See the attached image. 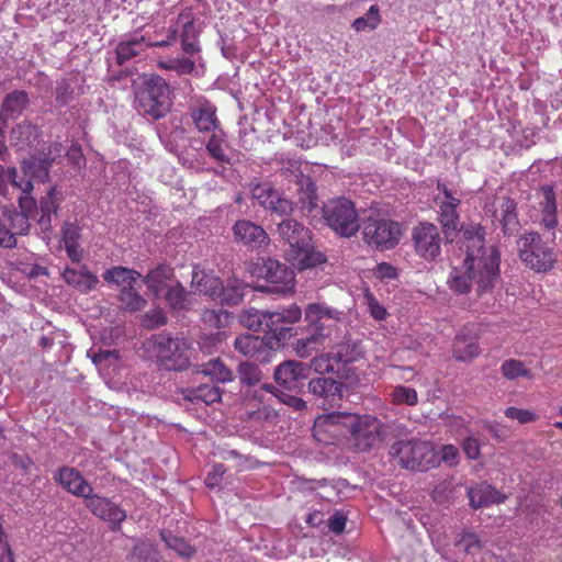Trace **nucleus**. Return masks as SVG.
Returning a JSON list of instances; mask_svg holds the SVG:
<instances>
[{
    "label": "nucleus",
    "mask_w": 562,
    "mask_h": 562,
    "mask_svg": "<svg viewBox=\"0 0 562 562\" xmlns=\"http://www.w3.org/2000/svg\"><path fill=\"white\" fill-rule=\"evenodd\" d=\"M191 283L196 291L215 300L222 290L223 281L213 272L201 269L199 266H194Z\"/></svg>",
    "instance_id": "obj_28"
},
{
    "label": "nucleus",
    "mask_w": 562,
    "mask_h": 562,
    "mask_svg": "<svg viewBox=\"0 0 562 562\" xmlns=\"http://www.w3.org/2000/svg\"><path fill=\"white\" fill-rule=\"evenodd\" d=\"M452 352L457 360L470 361L479 356L480 348L474 337H470L463 333H460L453 340Z\"/></svg>",
    "instance_id": "obj_39"
},
{
    "label": "nucleus",
    "mask_w": 562,
    "mask_h": 562,
    "mask_svg": "<svg viewBox=\"0 0 562 562\" xmlns=\"http://www.w3.org/2000/svg\"><path fill=\"white\" fill-rule=\"evenodd\" d=\"M140 324L146 329H155L167 324V317L162 310L157 308L145 313L142 316Z\"/></svg>",
    "instance_id": "obj_58"
},
{
    "label": "nucleus",
    "mask_w": 562,
    "mask_h": 562,
    "mask_svg": "<svg viewBox=\"0 0 562 562\" xmlns=\"http://www.w3.org/2000/svg\"><path fill=\"white\" fill-rule=\"evenodd\" d=\"M387 427L371 415L360 416L357 425L350 432L355 447L358 451L364 452L371 450L376 443L382 441Z\"/></svg>",
    "instance_id": "obj_14"
},
{
    "label": "nucleus",
    "mask_w": 562,
    "mask_h": 562,
    "mask_svg": "<svg viewBox=\"0 0 562 562\" xmlns=\"http://www.w3.org/2000/svg\"><path fill=\"white\" fill-rule=\"evenodd\" d=\"M460 232L467 241V262L470 268L480 266L485 268V278H493L501 261V254L495 246H485V227L481 224L460 225Z\"/></svg>",
    "instance_id": "obj_4"
},
{
    "label": "nucleus",
    "mask_w": 562,
    "mask_h": 562,
    "mask_svg": "<svg viewBox=\"0 0 562 562\" xmlns=\"http://www.w3.org/2000/svg\"><path fill=\"white\" fill-rule=\"evenodd\" d=\"M232 229L234 240L248 249L255 250L270 244V237L263 227L251 221L238 220Z\"/></svg>",
    "instance_id": "obj_18"
},
{
    "label": "nucleus",
    "mask_w": 562,
    "mask_h": 562,
    "mask_svg": "<svg viewBox=\"0 0 562 562\" xmlns=\"http://www.w3.org/2000/svg\"><path fill=\"white\" fill-rule=\"evenodd\" d=\"M53 161L54 159L45 153L23 159L21 162V170L24 178L22 180H29L32 184L34 180L40 182L47 181Z\"/></svg>",
    "instance_id": "obj_23"
},
{
    "label": "nucleus",
    "mask_w": 562,
    "mask_h": 562,
    "mask_svg": "<svg viewBox=\"0 0 562 562\" xmlns=\"http://www.w3.org/2000/svg\"><path fill=\"white\" fill-rule=\"evenodd\" d=\"M360 415L346 413V412H331L326 415L318 416L315 420L314 429L321 427H336L341 426L351 432L357 425Z\"/></svg>",
    "instance_id": "obj_36"
},
{
    "label": "nucleus",
    "mask_w": 562,
    "mask_h": 562,
    "mask_svg": "<svg viewBox=\"0 0 562 562\" xmlns=\"http://www.w3.org/2000/svg\"><path fill=\"white\" fill-rule=\"evenodd\" d=\"M505 416L510 419L518 420L520 424H527L536 420L537 416L533 412L528 409H521L517 407H507L505 409Z\"/></svg>",
    "instance_id": "obj_59"
},
{
    "label": "nucleus",
    "mask_w": 562,
    "mask_h": 562,
    "mask_svg": "<svg viewBox=\"0 0 562 562\" xmlns=\"http://www.w3.org/2000/svg\"><path fill=\"white\" fill-rule=\"evenodd\" d=\"M244 299V288L237 280L227 282L226 285L222 283V290L215 300H220L222 304L228 306L238 305Z\"/></svg>",
    "instance_id": "obj_47"
},
{
    "label": "nucleus",
    "mask_w": 562,
    "mask_h": 562,
    "mask_svg": "<svg viewBox=\"0 0 562 562\" xmlns=\"http://www.w3.org/2000/svg\"><path fill=\"white\" fill-rule=\"evenodd\" d=\"M178 21H183L181 32V48L188 55H194L199 52L198 46V31L194 24V18L191 12H181Z\"/></svg>",
    "instance_id": "obj_34"
},
{
    "label": "nucleus",
    "mask_w": 562,
    "mask_h": 562,
    "mask_svg": "<svg viewBox=\"0 0 562 562\" xmlns=\"http://www.w3.org/2000/svg\"><path fill=\"white\" fill-rule=\"evenodd\" d=\"M290 257L296 261V267L301 271L305 269L315 268L326 261L325 255L314 249L313 241L312 247H310L307 251L292 254Z\"/></svg>",
    "instance_id": "obj_48"
},
{
    "label": "nucleus",
    "mask_w": 562,
    "mask_h": 562,
    "mask_svg": "<svg viewBox=\"0 0 562 562\" xmlns=\"http://www.w3.org/2000/svg\"><path fill=\"white\" fill-rule=\"evenodd\" d=\"M485 268L467 262V258L463 260V265L460 268H453L448 279V285L451 291L458 294H467L471 290V284H476V291L479 294L491 292L499 280V266L495 272L496 276L493 278H485Z\"/></svg>",
    "instance_id": "obj_9"
},
{
    "label": "nucleus",
    "mask_w": 562,
    "mask_h": 562,
    "mask_svg": "<svg viewBox=\"0 0 562 562\" xmlns=\"http://www.w3.org/2000/svg\"><path fill=\"white\" fill-rule=\"evenodd\" d=\"M307 376L308 367L296 360H285L273 371L276 383L283 390L292 392H300Z\"/></svg>",
    "instance_id": "obj_17"
},
{
    "label": "nucleus",
    "mask_w": 562,
    "mask_h": 562,
    "mask_svg": "<svg viewBox=\"0 0 562 562\" xmlns=\"http://www.w3.org/2000/svg\"><path fill=\"white\" fill-rule=\"evenodd\" d=\"M249 272L265 283L257 286L263 293L286 295L294 292L295 273L285 263L270 257H259L249 266Z\"/></svg>",
    "instance_id": "obj_3"
},
{
    "label": "nucleus",
    "mask_w": 562,
    "mask_h": 562,
    "mask_svg": "<svg viewBox=\"0 0 562 562\" xmlns=\"http://www.w3.org/2000/svg\"><path fill=\"white\" fill-rule=\"evenodd\" d=\"M390 456L403 469L425 472L439 464L434 446L419 439L398 440L390 448Z\"/></svg>",
    "instance_id": "obj_5"
},
{
    "label": "nucleus",
    "mask_w": 562,
    "mask_h": 562,
    "mask_svg": "<svg viewBox=\"0 0 562 562\" xmlns=\"http://www.w3.org/2000/svg\"><path fill=\"white\" fill-rule=\"evenodd\" d=\"M459 206L440 205L438 221L442 227V233L446 241L452 243L460 233V215L458 213Z\"/></svg>",
    "instance_id": "obj_31"
},
{
    "label": "nucleus",
    "mask_w": 562,
    "mask_h": 562,
    "mask_svg": "<svg viewBox=\"0 0 562 562\" xmlns=\"http://www.w3.org/2000/svg\"><path fill=\"white\" fill-rule=\"evenodd\" d=\"M380 11L378 5H371L366 14V16L357 18L353 23L352 27L357 31H364L367 29L374 30L379 23H380Z\"/></svg>",
    "instance_id": "obj_54"
},
{
    "label": "nucleus",
    "mask_w": 562,
    "mask_h": 562,
    "mask_svg": "<svg viewBox=\"0 0 562 562\" xmlns=\"http://www.w3.org/2000/svg\"><path fill=\"white\" fill-rule=\"evenodd\" d=\"M226 472V468L223 463H215L212 465L211 471L205 477V484L207 487L214 488L221 484L223 475Z\"/></svg>",
    "instance_id": "obj_64"
},
{
    "label": "nucleus",
    "mask_w": 562,
    "mask_h": 562,
    "mask_svg": "<svg viewBox=\"0 0 562 562\" xmlns=\"http://www.w3.org/2000/svg\"><path fill=\"white\" fill-rule=\"evenodd\" d=\"M189 113L199 132H215L221 128L216 116V106L207 100L199 101L198 104L190 106Z\"/></svg>",
    "instance_id": "obj_22"
},
{
    "label": "nucleus",
    "mask_w": 562,
    "mask_h": 562,
    "mask_svg": "<svg viewBox=\"0 0 562 562\" xmlns=\"http://www.w3.org/2000/svg\"><path fill=\"white\" fill-rule=\"evenodd\" d=\"M312 367L319 374L335 373L338 378H345V373L337 362L334 352H326L312 359Z\"/></svg>",
    "instance_id": "obj_45"
},
{
    "label": "nucleus",
    "mask_w": 562,
    "mask_h": 562,
    "mask_svg": "<svg viewBox=\"0 0 562 562\" xmlns=\"http://www.w3.org/2000/svg\"><path fill=\"white\" fill-rule=\"evenodd\" d=\"M265 210H268L279 216L289 217L294 211V203L283 193L277 191L273 195V199H271V204H269V206H267Z\"/></svg>",
    "instance_id": "obj_53"
},
{
    "label": "nucleus",
    "mask_w": 562,
    "mask_h": 562,
    "mask_svg": "<svg viewBox=\"0 0 562 562\" xmlns=\"http://www.w3.org/2000/svg\"><path fill=\"white\" fill-rule=\"evenodd\" d=\"M326 225L338 236L349 238L359 231V216L351 200L340 196L330 199L322 206Z\"/></svg>",
    "instance_id": "obj_7"
},
{
    "label": "nucleus",
    "mask_w": 562,
    "mask_h": 562,
    "mask_svg": "<svg viewBox=\"0 0 562 562\" xmlns=\"http://www.w3.org/2000/svg\"><path fill=\"white\" fill-rule=\"evenodd\" d=\"M103 280L117 286L120 290L135 285V283L142 278V274L131 268L123 266H114L105 270L102 274Z\"/></svg>",
    "instance_id": "obj_30"
},
{
    "label": "nucleus",
    "mask_w": 562,
    "mask_h": 562,
    "mask_svg": "<svg viewBox=\"0 0 562 562\" xmlns=\"http://www.w3.org/2000/svg\"><path fill=\"white\" fill-rule=\"evenodd\" d=\"M302 317V311L296 304L281 311H267L263 333L267 335V345L271 348L285 345L296 331L293 324Z\"/></svg>",
    "instance_id": "obj_10"
},
{
    "label": "nucleus",
    "mask_w": 562,
    "mask_h": 562,
    "mask_svg": "<svg viewBox=\"0 0 562 562\" xmlns=\"http://www.w3.org/2000/svg\"><path fill=\"white\" fill-rule=\"evenodd\" d=\"M278 400L286 406L293 408L295 412H303L307 409L306 402L303 398L293 394H289L284 391L281 394H278Z\"/></svg>",
    "instance_id": "obj_63"
},
{
    "label": "nucleus",
    "mask_w": 562,
    "mask_h": 562,
    "mask_svg": "<svg viewBox=\"0 0 562 562\" xmlns=\"http://www.w3.org/2000/svg\"><path fill=\"white\" fill-rule=\"evenodd\" d=\"M412 240L416 254L423 259L435 260L441 254V237L438 227L420 222L412 229Z\"/></svg>",
    "instance_id": "obj_15"
},
{
    "label": "nucleus",
    "mask_w": 562,
    "mask_h": 562,
    "mask_svg": "<svg viewBox=\"0 0 562 562\" xmlns=\"http://www.w3.org/2000/svg\"><path fill=\"white\" fill-rule=\"evenodd\" d=\"M134 109L147 120L158 121L171 110L172 98L169 83L159 75H144L133 81Z\"/></svg>",
    "instance_id": "obj_1"
},
{
    "label": "nucleus",
    "mask_w": 562,
    "mask_h": 562,
    "mask_svg": "<svg viewBox=\"0 0 562 562\" xmlns=\"http://www.w3.org/2000/svg\"><path fill=\"white\" fill-rule=\"evenodd\" d=\"M117 301L120 303L121 310L126 312L142 311L147 306L148 303L146 297L139 293L135 285L120 290L117 294Z\"/></svg>",
    "instance_id": "obj_41"
},
{
    "label": "nucleus",
    "mask_w": 562,
    "mask_h": 562,
    "mask_svg": "<svg viewBox=\"0 0 562 562\" xmlns=\"http://www.w3.org/2000/svg\"><path fill=\"white\" fill-rule=\"evenodd\" d=\"M41 213L47 214V215H56L58 210V202L56 199V189L52 188L46 196H44L41 200V206H40Z\"/></svg>",
    "instance_id": "obj_60"
},
{
    "label": "nucleus",
    "mask_w": 562,
    "mask_h": 562,
    "mask_svg": "<svg viewBox=\"0 0 562 562\" xmlns=\"http://www.w3.org/2000/svg\"><path fill=\"white\" fill-rule=\"evenodd\" d=\"M8 183H11L13 188L20 189L22 192L33 191L34 188L29 180H18V170L15 167L5 169L0 165V194L7 192Z\"/></svg>",
    "instance_id": "obj_46"
},
{
    "label": "nucleus",
    "mask_w": 562,
    "mask_h": 562,
    "mask_svg": "<svg viewBox=\"0 0 562 562\" xmlns=\"http://www.w3.org/2000/svg\"><path fill=\"white\" fill-rule=\"evenodd\" d=\"M61 276L68 285H71L82 293H89L94 290L99 283L98 277L86 266H82L79 269L67 267Z\"/></svg>",
    "instance_id": "obj_26"
},
{
    "label": "nucleus",
    "mask_w": 562,
    "mask_h": 562,
    "mask_svg": "<svg viewBox=\"0 0 562 562\" xmlns=\"http://www.w3.org/2000/svg\"><path fill=\"white\" fill-rule=\"evenodd\" d=\"M360 227L362 228L363 241L374 249L389 250L400 241L401 226L397 222L368 217Z\"/></svg>",
    "instance_id": "obj_11"
},
{
    "label": "nucleus",
    "mask_w": 562,
    "mask_h": 562,
    "mask_svg": "<svg viewBox=\"0 0 562 562\" xmlns=\"http://www.w3.org/2000/svg\"><path fill=\"white\" fill-rule=\"evenodd\" d=\"M198 372L207 376L214 384L227 383L234 380L233 371L220 358L200 364Z\"/></svg>",
    "instance_id": "obj_35"
},
{
    "label": "nucleus",
    "mask_w": 562,
    "mask_h": 562,
    "mask_svg": "<svg viewBox=\"0 0 562 562\" xmlns=\"http://www.w3.org/2000/svg\"><path fill=\"white\" fill-rule=\"evenodd\" d=\"M542 200L540 202L542 218L541 223L548 229H552L558 225L555 193L551 186H542L540 189Z\"/></svg>",
    "instance_id": "obj_37"
},
{
    "label": "nucleus",
    "mask_w": 562,
    "mask_h": 562,
    "mask_svg": "<svg viewBox=\"0 0 562 562\" xmlns=\"http://www.w3.org/2000/svg\"><path fill=\"white\" fill-rule=\"evenodd\" d=\"M342 313L322 303H311L305 308V321L312 331L299 339L294 350L301 358H307L331 335Z\"/></svg>",
    "instance_id": "obj_2"
},
{
    "label": "nucleus",
    "mask_w": 562,
    "mask_h": 562,
    "mask_svg": "<svg viewBox=\"0 0 562 562\" xmlns=\"http://www.w3.org/2000/svg\"><path fill=\"white\" fill-rule=\"evenodd\" d=\"M231 313L223 310H203L201 313L202 323L212 329H221L226 327L231 323Z\"/></svg>",
    "instance_id": "obj_49"
},
{
    "label": "nucleus",
    "mask_w": 562,
    "mask_h": 562,
    "mask_svg": "<svg viewBox=\"0 0 562 562\" xmlns=\"http://www.w3.org/2000/svg\"><path fill=\"white\" fill-rule=\"evenodd\" d=\"M127 560L133 562H159V552L155 544L148 540H137Z\"/></svg>",
    "instance_id": "obj_43"
},
{
    "label": "nucleus",
    "mask_w": 562,
    "mask_h": 562,
    "mask_svg": "<svg viewBox=\"0 0 562 562\" xmlns=\"http://www.w3.org/2000/svg\"><path fill=\"white\" fill-rule=\"evenodd\" d=\"M295 184L297 191V203L303 215L311 214L316 207L318 196L316 193V184L310 176L302 172L295 175Z\"/></svg>",
    "instance_id": "obj_24"
},
{
    "label": "nucleus",
    "mask_w": 562,
    "mask_h": 562,
    "mask_svg": "<svg viewBox=\"0 0 562 562\" xmlns=\"http://www.w3.org/2000/svg\"><path fill=\"white\" fill-rule=\"evenodd\" d=\"M249 188L251 198L256 200L263 209L271 204V199H273L274 193L278 191L272 187L271 183L268 182H250Z\"/></svg>",
    "instance_id": "obj_52"
},
{
    "label": "nucleus",
    "mask_w": 562,
    "mask_h": 562,
    "mask_svg": "<svg viewBox=\"0 0 562 562\" xmlns=\"http://www.w3.org/2000/svg\"><path fill=\"white\" fill-rule=\"evenodd\" d=\"M483 210L487 216L493 218V222L501 225L505 236L518 233L520 223L515 199L508 195L494 196L485 202Z\"/></svg>",
    "instance_id": "obj_12"
},
{
    "label": "nucleus",
    "mask_w": 562,
    "mask_h": 562,
    "mask_svg": "<svg viewBox=\"0 0 562 562\" xmlns=\"http://www.w3.org/2000/svg\"><path fill=\"white\" fill-rule=\"evenodd\" d=\"M80 227L75 223H65L61 231L64 245L79 244Z\"/></svg>",
    "instance_id": "obj_61"
},
{
    "label": "nucleus",
    "mask_w": 562,
    "mask_h": 562,
    "mask_svg": "<svg viewBox=\"0 0 562 562\" xmlns=\"http://www.w3.org/2000/svg\"><path fill=\"white\" fill-rule=\"evenodd\" d=\"M30 103V98L24 90H14L3 98L1 113L9 120L18 119Z\"/></svg>",
    "instance_id": "obj_32"
},
{
    "label": "nucleus",
    "mask_w": 562,
    "mask_h": 562,
    "mask_svg": "<svg viewBox=\"0 0 562 562\" xmlns=\"http://www.w3.org/2000/svg\"><path fill=\"white\" fill-rule=\"evenodd\" d=\"M12 135H16V138H24L25 140L36 139L38 137V128L31 123H21L12 130Z\"/></svg>",
    "instance_id": "obj_62"
},
{
    "label": "nucleus",
    "mask_w": 562,
    "mask_h": 562,
    "mask_svg": "<svg viewBox=\"0 0 562 562\" xmlns=\"http://www.w3.org/2000/svg\"><path fill=\"white\" fill-rule=\"evenodd\" d=\"M157 133L165 148L172 154H178L187 139V130L181 125H175L170 131L159 125Z\"/></svg>",
    "instance_id": "obj_38"
},
{
    "label": "nucleus",
    "mask_w": 562,
    "mask_h": 562,
    "mask_svg": "<svg viewBox=\"0 0 562 562\" xmlns=\"http://www.w3.org/2000/svg\"><path fill=\"white\" fill-rule=\"evenodd\" d=\"M501 372L508 380H514L519 376L531 378L530 371L524 367V363L515 359L506 360L501 367Z\"/></svg>",
    "instance_id": "obj_55"
},
{
    "label": "nucleus",
    "mask_w": 562,
    "mask_h": 562,
    "mask_svg": "<svg viewBox=\"0 0 562 562\" xmlns=\"http://www.w3.org/2000/svg\"><path fill=\"white\" fill-rule=\"evenodd\" d=\"M149 48L148 40L138 33L126 35L115 47V60L122 66L142 56Z\"/></svg>",
    "instance_id": "obj_21"
},
{
    "label": "nucleus",
    "mask_w": 562,
    "mask_h": 562,
    "mask_svg": "<svg viewBox=\"0 0 562 562\" xmlns=\"http://www.w3.org/2000/svg\"><path fill=\"white\" fill-rule=\"evenodd\" d=\"M278 241L286 247V254H300L312 247L313 233L303 223L286 217L277 225Z\"/></svg>",
    "instance_id": "obj_13"
},
{
    "label": "nucleus",
    "mask_w": 562,
    "mask_h": 562,
    "mask_svg": "<svg viewBox=\"0 0 562 562\" xmlns=\"http://www.w3.org/2000/svg\"><path fill=\"white\" fill-rule=\"evenodd\" d=\"M468 496L470 505L475 509L503 503L506 498L505 495L487 483H481L469 488Z\"/></svg>",
    "instance_id": "obj_27"
},
{
    "label": "nucleus",
    "mask_w": 562,
    "mask_h": 562,
    "mask_svg": "<svg viewBox=\"0 0 562 562\" xmlns=\"http://www.w3.org/2000/svg\"><path fill=\"white\" fill-rule=\"evenodd\" d=\"M334 353L344 370L347 364L363 357V348L359 340L346 339L338 345L337 351Z\"/></svg>",
    "instance_id": "obj_40"
},
{
    "label": "nucleus",
    "mask_w": 562,
    "mask_h": 562,
    "mask_svg": "<svg viewBox=\"0 0 562 562\" xmlns=\"http://www.w3.org/2000/svg\"><path fill=\"white\" fill-rule=\"evenodd\" d=\"M183 400L195 403L202 402L206 405L220 403L222 401L223 390L213 384H200L195 387L187 389L182 392Z\"/></svg>",
    "instance_id": "obj_29"
},
{
    "label": "nucleus",
    "mask_w": 562,
    "mask_h": 562,
    "mask_svg": "<svg viewBox=\"0 0 562 562\" xmlns=\"http://www.w3.org/2000/svg\"><path fill=\"white\" fill-rule=\"evenodd\" d=\"M157 363L168 371H183L190 366V347L186 339L160 333L153 337Z\"/></svg>",
    "instance_id": "obj_8"
},
{
    "label": "nucleus",
    "mask_w": 562,
    "mask_h": 562,
    "mask_svg": "<svg viewBox=\"0 0 562 562\" xmlns=\"http://www.w3.org/2000/svg\"><path fill=\"white\" fill-rule=\"evenodd\" d=\"M161 540L166 546L173 550L182 558H190L194 554L195 550L182 537L173 535L171 531H160Z\"/></svg>",
    "instance_id": "obj_50"
},
{
    "label": "nucleus",
    "mask_w": 562,
    "mask_h": 562,
    "mask_svg": "<svg viewBox=\"0 0 562 562\" xmlns=\"http://www.w3.org/2000/svg\"><path fill=\"white\" fill-rule=\"evenodd\" d=\"M54 481L69 494L86 498L93 492L92 485L83 477L81 472L72 467H59L53 474Z\"/></svg>",
    "instance_id": "obj_19"
},
{
    "label": "nucleus",
    "mask_w": 562,
    "mask_h": 562,
    "mask_svg": "<svg viewBox=\"0 0 562 562\" xmlns=\"http://www.w3.org/2000/svg\"><path fill=\"white\" fill-rule=\"evenodd\" d=\"M267 311L248 308L240 313L239 321L241 325L254 331H263Z\"/></svg>",
    "instance_id": "obj_51"
},
{
    "label": "nucleus",
    "mask_w": 562,
    "mask_h": 562,
    "mask_svg": "<svg viewBox=\"0 0 562 562\" xmlns=\"http://www.w3.org/2000/svg\"><path fill=\"white\" fill-rule=\"evenodd\" d=\"M237 376L243 386L251 387L261 383L263 373L257 363L241 361L237 367Z\"/></svg>",
    "instance_id": "obj_44"
},
{
    "label": "nucleus",
    "mask_w": 562,
    "mask_h": 562,
    "mask_svg": "<svg viewBox=\"0 0 562 562\" xmlns=\"http://www.w3.org/2000/svg\"><path fill=\"white\" fill-rule=\"evenodd\" d=\"M90 513L109 525V528L117 532L127 517V513L111 498L94 494L93 492L83 502Z\"/></svg>",
    "instance_id": "obj_16"
},
{
    "label": "nucleus",
    "mask_w": 562,
    "mask_h": 562,
    "mask_svg": "<svg viewBox=\"0 0 562 562\" xmlns=\"http://www.w3.org/2000/svg\"><path fill=\"white\" fill-rule=\"evenodd\" d=\"M391 396L395 404L415 405L418 401L416 390L404 385L394 387Z\"/></svg>",
    "instance_id": "obj_56"
},
{
    "label": "nucleus",
    "mask_w": 562,
    "mask_h": 562,
    "mask_svg": "<svg viewBox=\"0 0 562 562\" xmlns=\"http://www.w3.org/2000/svg\"><path fill=\"white\" fill-rule=\"evenodd\" d=\"M226 133L220 128L212 133L205 144V149L211 158L221 164H231V158L225 153Z\"/></svg>",
    "instance_id": "obj_42"
},
{
    "label": "nucleus",
    "mask_w": 562,
    "mask_h": 562,
    "mask_svg": "<svg viewBox=\"0 0 562 562\" xmlns=\"http://www.w3.org/2000/svg\"><path fill=\"white\" fill-rule=\"evenodd\" d=\"M342 389L344 384L333 378L318 376L311 379L307 383L308 392L316 398H322L326 402H334L336 398H341Z\"/></svg>",
    "instance_id": "obj_25"
},
{
    "label": "nucleus",
    "mask_w": 562,
    "mask_h": 562,
    "mask_svg": "<svg viewBox=\"0 0 562 562\" xmlns=\"http://www.w3.org/2000/svg\"><path fill=\"white\" fill-rule=\"evenodd\" d=\"M237 351L245 356H254L259 349V340L254 336L237 337L234 342Z\"/></svg>",
    "instance_id": "obj_57"
},
{
    "label": "nucleus",
    "mask_w": 562,
    "mask_h": 562,
    "mask_svg": "<svg viewBox=\"0 0 562 562\" xmlns=\"http://www.w3.org/2000/svg\"><path fill=\"white\" fill-rule=\"evenodd\" d=\"M142 281L155 297H160L177 279L175 269L170 265L159 263L142 277Z\"/></svg>",
    "instance_id": "obj_20"
},
{
    "label": "nucleus",
    "mask_w": 562,
    "mask_h": 562,
    "mask_svg": "<svg viewBox=\"0 0 562 562\" xmlns=\"http://www.w3.org/2000/svg\"><path fill=\"white\" fill-rule=\"evenodd\" d=\"M167 306L173 312L188 311L191 305L190 293L177 280L161 294Z\"/></svg>",
    "instance_id": "obj_33"
},
{
    "label": "nucleus",
    "mask_w": 562,
    "mask_h": 562,
    "mask_svg": "<svg viewBox=\"0 0 562 562\" xmlns=\"http://www.w3.org/2000/svg\"><path fill=\"white\" fill-rule=\"evenodd\" d=\"M517 250L524 265L539 273L551 271L557 262V251L537 232L521 235L517 240Z\"/></svg>",
    "instance_id": "obj_6"
}]
</instances>
